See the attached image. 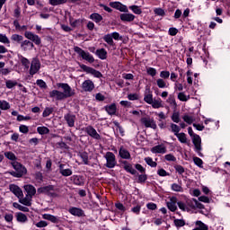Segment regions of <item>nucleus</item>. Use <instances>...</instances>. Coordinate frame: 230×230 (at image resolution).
I'll return each instance as SVG.
<instances>
[{"label": "nucleus", "instance_id": "nucleus-1", "mask_svg": "<svg viewBox=\"0 0 230 230\" xmlns=\"http://www.w3.org/2000/svg\"><path fill=\"white\" fill-rule=\"evenodd\" d=\"M38 193H43L52 199L60 197V189L55 187V185H47L38 189Z\"/></svg>", "mask_w": 230, "mask_h": 230}, {"label": "nucleus", "instance_id": "nucleus-2", "mask_svg": "<svg viewBox=\"0 0 230 230\" xmlns=\"http://www.w3.org/2000/svg\"><path fill=\"white\" fill-rule=\"evenodd\" d=\"M188 132L190 137H193L192 143L195 146V152L198 153L199 157H202V138H200L199 135H193V128H191V127L188 128Z\"/></svg>", "mask_w": 230, "mask_h": 230}, {"label": "nucleus", "instance_id": "nucleus-3", "mask_svg": "<svg viewBox=\"0 0 230 230\" xmlns=\"http://www.w3.org/2000/svg\"><path fill=\"white\" fill-rule=\"evenodd\" d=\"M56 87L61 89V94H63L65 100H66V98H73L75 94V89L71 88L67 83H58Z\"/></svg>", "mask_w": 230, "mask_h": 230}, {"label": "nucleus", "instance_id": "nucleus-4", "mask_svg": "<svg viewBox=\"0 0 230 230\" xmlns=\"http://www.w3.org/2000/svg\"><path fill=\"white\" fill-rule=\"evenodd\" d=\"M74 51L77 53L83 60H86V62H89L90 64L94 62V57H93L91 53L82 49L80 47H75Z\"/></svg>", "mask_w": 230, "mask_h": 230}, {"label": "nucleus", "instance_id": "nucleus-5", "mask_svg": "<svg viewBox=\"0 0 230 230\" xmlns=\"http://www.w3.org/2000/svg\"><path fill=\"white\" fill-rule=\"evenodd\" d=\"M104 158L106 159V168H114L118 164V161H116V155L112 152H107Z\"/></svg>", "mask_w": 230, "mask_h": 230}, {"label": "nucleus", "instance_id": "nucleus-6", "mask_svg": "<svg viewBox=\"0 0 230 230\" xmlns=\"http://www.w3.org/2000/svg\"><path fill=\"white\" fill-rule=\"evenodd\" d=\"M140 122L146 127V128H153L154 130L157 128V124H155V120H154V119L150 117H143L140 119Z\"/></svg>", "mask_w": 230, "mask_h": 230}, {"label": "nucleus", "instance_id": "nucleus-7", "mask_svg": "<svg viewBox=\"0 0 230 230\" xmlns=\"http://www.w3.org/2000/svg\"><path fill=\"white\" fill-rule=\"evenodd\" d=\"M12 166L16 171V173H18L20 177H22V175H26L28 172V170H26V167H24L19 162H12Z\"/></svg>", "mask_w": 230, "mask_h": 230}, {"label": "nucleus", "instance_id": "nucleus-8", "mask_svg": "<svg viewBox=\"0 0 230 230\" xmlns=\"http://www.w3.org/2000/svg\"><path fill=\"white\" fill-rule=\"evenodd\" d=\"M40 70V61L37 58H33L31 63L30 75L33 76V75H37Z\"/></svg>", "mask_w": 230, "mask_h": 230}, {"label": "nucleus", "instance_id": "nucleus-9", "mask_svg": "<svg viewBox=\"0 0 230 230\" xmlns=\"http://www.w3.org/2000/svg\"><path fill=\"white\" fill-rule=\"evenodd\" d=\"M80 67L81 69H83V71H85V73H90V75H93V76H95L96 78H102V74L100 73V71H97L91 66H87L86 65H81Z\"/></svg>", "mask_w": 230, "mask_h": 230}, {"label": "nucleus", "instance_id": "nucleus-10", "mask_svg": "<svg viewBox=\"0 0 230 230\" xmlns=\"http://www.w3.org/2000/svg\"><path fill=\"white\" fill-rule=\"evenodd\" d=\"M187 206H189V208H191V209H204V205L199 202V200H197L196 199L187 200Z\"/></svg>", "mask_w": 230, "mask_h": 230}, {"label": "nucleus", "instance_id": "nucleus-11", "mask_svg": "<svg viewBox=\"0 0 230 230\" xmlns=\"http://www.w3.org/2000/svg\"><path fill=\"white\" fill-rule=\"evenodd\" d=\"M110 6L115 10H119V12H124L125 13L128 12V7L119 2H111Z\"/></svg>", "mask_w": 230, "mask_h": 230}, {"label": "nucleus", "instance_id": "nucleus-12", "mask_svg": "<svg viewBox=\"0 0 230 230\" xmlns=\"http://www.w3.org/2000/svg\"><path fill=\"white\" fill-rule=\"evenodd\" d=\"M49 98H52L53 100H56L57 102H62V100H66L62 93V91H58V90L50 91Z\"/></svg>", "mask_w": 230, "mask_h": 230}, {"label": "nucleus", "instance_id": "nucleus-13", "mask_svg": "<svg viewBox=\"0 0 230 230\" xmlns=\"http://www.w3.org/2000/svg\"><path fill=\"white\" fill-rule=\"evenodd\" d=\"M84 130H85L86 134H88V136H90V137H93V139H102V137L93 128V126H87Z\"/></svg>", "mask_w": 230, "mask_h": 230}, {"label": "nucleus", "instance_id": "nucleus-14", "mask_svg": "<svg viewBox=\"0 0 230 230\" xmlns=\"http://www.w3.org/2000/svg\"><path fill=\"white\" fill-rule=\"evenodd\" d=\"M9 190L10 191H12V193H13V195H15V197H17V199H19L20 197H24V193H22V190L20 189V187L15 184H11L9 186Z\"/></svg>", "mask_w": 230, "mask_h": 230}, {"label": "nucleus", "instance_id": "nucleus-15", "mask_svg": "<svg viewBox=\"0 0 230 230\" xmlns=\"http://www.w3.org/2000/svg\"><path fill=\"white\" fill-rule=\"evenodd\" d=\"M82 89L85 92V93H92V91L94 89V83H93L91 80H85L83 84H82Z\"/></svg>", "mask_w": 230, "mask_h": 230}, {"label": "nucleus", "instance_id": "nucleus-16", "mask_svg": "<svg viewBox=\"0 0 230 230\" xmlns=\"http://www.w3.org/2000/svg\"><path fill=\"white\" fill-rule=\"evenodd\" d=\"M33 48H35V45H33V42L28 40L21 42V49H22V51H31Z\"/></svg>", "mask_w": 230, "mask_h": 230}, {"label": "nucleus", "instance_id": "nucleus-17", "mask_svg": "<svg viewBox=\"0 0 230 230\" xmlns=\"http://www.w3.org/2000/svg\"><path fill=\"white\" fill-rule=\"evenodd\" d=\"M64 119L66 121L68 127L73 128L75 127V122L76 121V116L68 113L64 116Z\"/></svg>", "mask_w": 230, "mask_h": 230}, {"label": "nucleus", "instance_id": "nucleus-18", "mask_svg": "<svg viewBox=\"0 0 230 230\" xmlns=\"http://www.w3.org/2000/svg\"><path fill=\"white\" fill-rule=\"evenodd\" d=\"M68 213H70V215H73L74 217H85V213H84V210L75 207L70 208L68 209Z\"/></svg>", "mask_w": 230, "mask_h": 230}, {"label": "nucleus", "instance_id": "nucleus-19", "mask_svg": "<svg viewBox=\"0 0 230 230\" xmlns=\"http://www.w3.org/2000/svg\"><path fill=\"white\" fill-rule=\"evenodd\" d=\"M66 164H60L58 168H59V173L63 175V177H71L73 175V170L71 169H66L64 168Z\"/></svg>", "mask_w": 230, "mask_h": 230}, {"label": "nucleus", "instance_id": "nucleus-20", "mask_svg": "<svg viewBox=\"0 0 230 230\" xmlns=\"http://www.w3.org/2000/svg\"><path fill=\"white\" fill-rule=\"evenodd\" d=\"M18 199H19L20 204H22L23 206L30 207V206H31V200L33 199V197L26 194L25 197H20Z\"/></svg>", "mask_w": 230, "mask_h": 230}, {"label": "nucleus", "instance_id": "nucleus-21", "mask_svg": "<svg viewBox=\"0 0 230 230\" xmlns=\"http://www.w3.org/2000/svg\"><path fill=\"white\" fill-rule=\"evenodd\" d=\"M152 154H166V146L164 145L155 146L151 148Z\"/></svg>", "mask_w": 230, "mask_h": 230}, {"label": "nucleus", "instance_id": "nucleus-22", "mask_svg": "<svg viewBox=\"0 0 230 230\" xmlns=\"http://www.w3.org/2000/svg\"><path fill=\"white\" fill-rule=\"evenodd\" d=\"M23 189L30 197H33L35 193H37V189H35V186L31 184L24 185Z\"/></svg>", "mask_w": 230, "mask_h": 230}, {"label": "nucleus", "instance_id": "nucleus-23", "mask_svg": "<svg viewBox=\"0 0 230 230\" xmlns=\"http://www.w3.org/2000/svg\"><path fill=\"white\" fill-rule=\"evenodd\" d=\"M136 19V15L132 13H121L120 14V21H123V22H132Z\"/></svg>", "mask_w": 230, "mask_h": 230}, {"label": "nucleus", "instance_id": "nucleus-24", "mask_svg": "<svg viewBox=\"0 0 230 230\" xmlns=\"http://www.w3.org/2000/svg\"><path fill=\"white\" fill-rule=\"evenodd\" d=\"M42 218H44V220H49L52 224H58L60 222V219L58 217L50 214H43Z\"/></svg>", "mask_w": 230, "mask_h": 230}, {"label": "nucleus", "instance_id": "nucleus-25", "mask_svg": "<svg viewBox=\"0 0 230 230\" xmlns=\"http://www.w3.org/2000/svg\"><path fill=\"white\" fill-rule=\"evenodd\" d=\"M167 208L170 211L175 212L177 211V199L172 198L167 202Z\"/></svg>", "mask_w": 230, "mask_h": 230}, {"label": "nucleus", "instance_id": "nucleus-26", "mask_svg": "<svg viewBox=\"0 0 230 230\" xmlns=\"http://www.w3.org/2000/svg\"><path fill=\"white\" fill-rule=\"evenodd\" d=\"M95 55L101 60H107V50L105 49H99L95 51Z\"/></svg>", "mask_w": 230, "mask_h": 230}, {"label": "nucleus", "instance_id": "nucleus-27", "mask_svg": "<svg viewBox=\"0 0 230 230\" xmlns=\"http://www.w3.org/2000/svg\"><path fill=\"white\" fill-rule=\"evenodd\" d=\"M70 180L75 186H83L84 184V179H82V176L78 175H73Z\"/></svg>", "mask_w": 230, "mask_h": 230}, {"label": "nucleus", "instance_id": "nucleus-28", "mask_svg": "<svg viewBox=\"0 0 230 230\" xmlns=\"http://www.w3.org/2000/svg\"><path fill=\"white\" fill-rule=\"evenodd\" d=\"M105 111L108 112V114H110V116H114L117 111L116 103L105 106Z\"/></svg>", "mask_w": 230, "mask_h": 230}, {"label": "nucleus", "instance_id": "nucleus-29", "mask_svg": "<svg viewBox=\"0 0 230 230\" xmlns=\"http://www.w3.org/2000/svg\"><path fill=\"white\" fill-rule=\"evenodd\" d=\"M69 22L72 28H78L79 26H82V24H84V20L83 19L75 20L73 18H70Z\"/></svg>", "mask_w": 230, "mask_h": 230}, {"label": "nucleus", "instance_id": "nucleus-30", "mask_svg": "<svg viewBox=\"0 0 230 230\" xmlns=\"http://www.w3.org/2000/svg\"><path fill=\"white\" fill-rule=\"evenodd\" d=\"M119 155L121 157V159H129L130 158V153L128 150L120 147L119 151Z\"/></svg>", "mask_w": 230, "mask_h": 230}, {"label": "nucleus", "instance_id": "nucleus-31", "mask_svg": "<svg viewBox=\"0 0 230 230\" xmlns=\"http://www.w3.org/2000/svg\"><path fill=\"white\" fill-rule=\"evenodd\" d=\"M18 58L25 69H30V60L24 58L22 55L19 54Z\"/></svg>", "mask_w": 230, "mask_h": 230}, {"label": "nucleus", "instance_id": "nucleus-32", "mask_svg": "<svg viewBox=\"0 0 230 230\" xmlns=\"http://www.w3.org/2000/svg\"><path fill=\"white\" fill-rule=\"evenodd\" d=\"M16 220L17 222H21L22 224H24L28 222V217H26V214H23L22 212H19L16 214Z\"/></svg>", "mask_w": 230, "mask_h": 230}, {"label": "nucleus", "instance_id": "nucleus-33", "mask_svg": "<svg viewBox=\"0 0 230 230\" xmlns=\"http://www.w3.org/2000/svg\"><path fill=\"white\" fill-rule=\"evenodd\" d=\"M90 19H92V21H93L94 22L98 23L103 21V16H102V14L98 13H93L90 15Z\"/></svg>", "mask_w": 230, "mask_h": 230}, {"label": "nucleus", "instance_id": "nucleus-34", "mask_svg": "<svg viewBox=\"0 0 230 230\" xmlns=\"http://www.w3.org/2000/svg\"><path fill=\"white\" fill-rule=\"evenodd\" d=\"M151 105H152L153 109H161V108L164 107V105L163 104V100H161V99H154Z\"/></svg>", "mask_w": 230, "mask_h": 230}, {"label": "nucleus", "instance_id": "nucleus-35", "mask_svg": "<svg viewBox=\"0 0 230 230\" xmlns=\"http://www.w3.org/2000/svg\"><path fill=\"white\" fill-rule=\"evenodd\" d=\"M4 157H6V159H9V161H13V163H17V156H15V154H13V152H4Z\"/></svg>", "mask_w": 230, "mask_h": 230}, {"label": "nucleus", "instance_id": "nucleus-36", "mask_svg": "<svg viewBox=\"0 0 230 230\" xmlns=\"http://www.w3.org/2000/svg\"><path fill=\"white\" fill-rule=\"evenodd\" d=\"M171 189L172 191H176L177 193H182V191H184L182 185H181L179 183H172L171 185Z\"/></svg>", "mask_w": 230, "mask_h": 230}, {"label": "nucleus", "instance_id": "nucleus-37", "mask_svg": "<svg viewBox=\"0 0 230 230\" xmlns=\"http://www.w3.org/2000/svg\"><path fill=\"white\" fill-rule=\"evenodd\" d=\"M167 103H169L170 107H172V109H173V111H175L177 109V102L175 101V97L174 96H170L167 99Z\"/></svg>", "mask_w": 230, "mask_h": 230}, {"label": "nucleus", "instance_id": "nucleus-38", "mask_svg": "<svg viewBox=\"0 0 230 230\" xmlns=\"http://www.w3.org/2000/svg\"><path fill=\"white\" fill-rule=\"evenodd\" d=\"M13 207L15 208L16 209H19V211H23V213H28L30 211V208H28L27 207H24L17 202H13Z\"/></svg>", "mask_w": 230, "mask_h": 230}, {"label": "nucleus", "instance_id": "nucleus-39", "mask_svg": "<svg viewBox=\"0 0 230 230\" xmlns=\"http://www.w3.org/2000/svg\"><path fill=\"white\" fill-rule=\"evenodd\" d=\"M196 228H194L193 230H209L207 225L204 224L202 221H196Z\"/></svg>", "mask_w": 230, "mask_h": 230}, {"label": "nucleus", "instance_id": "nucleus-40", "mask_svg": "<svg viewBox=\"0 0 230 230\" xmlns=\"http://www.w3.org/2000/svg\"><path fill=\"white\" fill-rule=\"evenodd\" d=\"M79 157H81L84 164H89V154L87 152L79 153Z\"/></svg>", "mask_w": 230, "mask_h": 230}, {"label": "nucleus", "instance_id": "nucleus-41", "mask_svg": "<svg viewBox=\"0 0 230 230\" xmlns=\"http://www.w3.org/2000/svg\"><path fill=\"white\" fill-rule=\"evenodd\" d=\"M23 39L24 38L19 34H13L11 36V40H13V42H17L18 44H21L22 42Z\"/></svg>", "mask_w": 230, "mask_h": 230}, {"label": "nucleus", "instance_id": "nucleus-42", "mask_svg": "<svg viewBox=\"0 0 230 230\" xmlns=\"http://www.w3.org/2000/svg\"><path fill=\"white\" fill-rule=\"evenodd\" d=\"M18 84L19 83H17L15 80L5 81V87H7V89H13V87L17 86Z\"/></svg>", "mask_w": 230, "mask_h": 230}, {"label": "nucleus", "instance_id": "nucleus-43", "mask_svg": "<svg viewBox=\"0 0 230 230\" xmlns=\"http://www.w3.org/2000/svg\"><path fill=\"white\" fill-rule=\"evenodd\" d=\"M182 119L188 125H191V123H193V121H195V117L186 114V115H183Z\"/></svg>", "mask_w": 230, "mask_h": 230}, {"label": "nucleus", "instance_id": "nucleus-44", "mask_svg": "<svg viewBox=\"0 0 230 230\" xmlns=\"http://www.w3.org/2000/svg\"><path fill=\"white\" fill-rule=\"evenodd\" d=\"M124 170H126V172H128V173H131V175L137 174V171H136V169L132 168V165H130V164L124 165Z\"/></svg>", "mask_w": 230, "mask_h": 230}, {"label": "nucleus", "instance_id": "nucleus-45", "mask_svg": "<svg viewBox=\"0 0 230 230\" xmlns=\"http://www.w3.org/2000/svg\"><path fill=\"white\" fill-rule=\"evenodd\" d=\"M103 40L106 41L109 44V46H114V40L111 34H106L103 37Z\"/></svg>", "mask_w": 230, "mask_h": 230}, {"label": "nucleus", "instance_id": "nucleus-46", "mask_svg": "<svg viewBox=\"0 0 230 230\" xmlns=\"http://www.w3.org/2000/svg\"><path fill=\"white\" fill-rule=\"evenodd\" d=\"M37 132L39 134H40V136H44L46 134H49V128H46V127H38L37 128Z\"/></svg>", "mask_w": 230, "mask_h": 230}, {"label": "nucleus", "instance_id": "nucleus-47", "mask_svg": "<svg viewBox=\"0 0 230 230\" xmlns=\"http://www.w3.org/2000/svg\"><path fill=\"white\" fill-rule=\"evenodd\" d=\"M176 137H178L180 143H188V138L186 137V134L185 133H178L177 135H175Z\"/></svg>", "mask_w": 230, "mask_h": 230}, {"label": "nucleus", "instance_id": "nucleus-48", "mask_svg": "<svg viewBox=\"0 0 230 230\" xmlns=\"http://www.w3.org/2000/svg\"><path fill=\"white\" fill-rule=\"evenodd\" d=\"M129 10H131L133 13H136L137 15H141V13H143V11L137 5H130Z\"/></svg>", "mask_w": 230, "mask_h": 230}, {"label": "nucleus", "instance_id": "nucleus-49", "mask_svg": "<svg viewBox=\"0 0 230 230\" xmlns=\"http://www.w3.org/2000/svg\"><path fill=\"white\" fill-rule=\"evenodd\" d=\"M145 161L148 166H151V168H155L157 166V163L154 162V159L152 157H146Z\"/></svg>", "mask_w": 230, "mask_h": 230}, {"label": "nucleus", "instance_id": "nucleus-50", "mask_svg": "<svg viewBox=\"0 0 230 230\" xmlns=\"http://www.w3.org/2000/svg\"><path fill=\"white\" fill-rule=\"evenodd\" d=\"M144 102L148 103V105H152V102H154V95H152V93L146 94L144 97Z\"/></svg>", "mask_w": 230, "mask_h": 230}, {"label": "nucleus", "instance_id": "nucleus-51", "mask_svg": "<svg viewBox=\"0 0 230 230\" xmlns=\"http://www.w3.org/2000/svg\"><path fill=\"white\" fill-rule=\"evenodd\" d=\"M67 3V0H49V4L52 6H58V4H64Z\"/></svg>", "mask_w": 230, "mask_h": 230}, {"label": "nucleus", "instance_id": "nucleus-52", "mask_svg": "<svg viewBox=\"0 0 230 230\" xmlns=\"http://www.w3.org/2000/svg\"><path fill=\"white\" fill-rule=\"evenodd\" d=\"M171 130L173 132L174 136H176L179 134V132H181V128L177 124L172 123Z\"/></svg>", "mask_w": 230, "mask_h": 230}, {"label": "nucleus", "instance_id": "nucleus-53", "mask_svg": "<svg viewBox=\"0 0 230 230\" xmlns=\"http://www.w3.org/2000/svg\"><path fill=\"white\" fill-rule=\"evenodd\" d=\"M24 37L33 42V40H35L37 35L33 34V32H31V31H25Z\"/></svg>", "mask_w": 230, "mask_h": 230}, {"label": "nucleus", "instance_id": "nucleus-54", "mask_svg": "<svg viewBox=\"0 0 230 230\" xmlns=\"http://www.w3.org/2000/svg\"><path fill=\"white\" fill-rule=\"evenodd\" d=\"M173 222L176 227H184V226H186V221H184V219H174Z\"/></svg>", "mask_w": 230, "mask_h": 230}, {"label": "nucleus", "instance_id": "nucleus-55", "mask_svg": "<svg viewBox=\"0 0 230 230\" xmlns=\"http://www.w3.org/2000/svg\"><path fill=\"white\" fill-rule=\"evenodd\" d=\"M171 119L173 121V123H179L181 121V116L179 114V112H173Z\"/></svg>", "mask_w": 230, "mask_h": 230}, {"label": "nucleus", "instance_id": "nucleus-56", "mask_svg": "<svg viewBox=\"0 0 230 230\" xmlns=\"http://www.w3.org/2000/svg\"><path fill=\"white\" fill-rule=\"evenodd\" d=\"M53 111H54L53 108H49V107L45 108L42 113L43 118H48V116L53 114Z\"/></svg>", "mask_w": 230, "mask_h": 230}, {"label": "nucleus", "instance_id": "nucleus-57", "mask_svg": "<svg viewBox=\"0 0 230 230\" xmlns=\"http://www.w3.org/2000/svg\"><path fill=\"white\" fill-rule=\"evenodd\" d=\"M34 179L38 181V182H42L44 176L42 175V172H36L33 174Z\"/></svg>", "mask_w": 230, "mask_h": 230}, {"label": "nucleus", "instance_id": "nucleus-58", "mask_svg": "<svg viewBox=\"0 0 230 230\" xmlns=\"http://www.w3.org/2000/svg\"><path fill=\"white\" fill-rule=\"evenodd\" d=\"M193 162L196 164V166H199V168H202V164H204V162L199 157H193Z\"/></svg>", "mask_w": 230, "mask_h": 230}, {"label": "nucleus", "instance_id": "nucleus-59", "mask_svg": "<svg viewBox=\"0 0 230 230\" xmlns=\"http://www.w3.org/2000/svg\"><path fill=\"white\" fill-rule=\"evenodd\" d=\"M36 84L39 87H40V89H48V84H46V82H44V80L38 79L36 81Z\"/></svg>", "mask_w": 230, "mask_h": 230}, {"label": "nucleus", "instance_id": "nucleus-60", "mask_svg": "<svg viewBox=\"0 0 230 230\" xmlns=\"http://www.w3.org/2000/svg\"><path fill=\"white\" fill-rule=\"evenodd\" d=\"M0 42L2 44H10V39L5 34H0Z\"/></svg>", "mask_w": 230, "mask_h": 230}, {"label": "nucleus", "instance_id": "nucleus-61", "mask_svg": "<svg viewBox=\"0 0 230 230\" xmlns=\"http://www.w3.org/2000/svg\"><path fill=\"white\" fill-rule=\"evenodd\" d=\"M178 100H180V102H188L190 100V96H186L184 93H178Z\"/></svg>", "mask_w": 230, "mask_h": 230}, {"label": "nucleus", "instance_id": "nucleus-62", "mask_svg": "<svg viewBox=\"0 0 230 230\" xmlns=\"http://www.w3.org/2000/svg\"><path fill=\"white\" fill-rule=\"evenodd\" d=\"M156 84L160 89H164L166 87V82L163 79H157Z\"/></svg>", "mask_w": 230, "mask_h": 230}, {"label": "nucleus", "instance_id": "nucleus-63", "mask_svg": "<svg viewBox=\"0 0 230 230\" xmlns=\"http://www.w3.org/2000/svg\"><path fill=\"white\" fill-rule=\"evenodd\" d=\"M146 73L150 76H155V75H157V70L155 68H154V67H148L146 69Z\"/></svg>", "mask_w": 230, "mask_h": 230}, {"label": "nucleus", "instance_id": "nucleus-64", "mask_svg": "<svg viewBox=\"0 0 230 230\" xmlns=\"http://www.w3.org/2000/svg\"><path fill=\"white\" fill-rule=\"evenodd\" d=\"M146 179H148V176L145 172L138 175V182H146Z\"/></svg>", "mask_w": 230, "mask_h": 230}]
</instances>
